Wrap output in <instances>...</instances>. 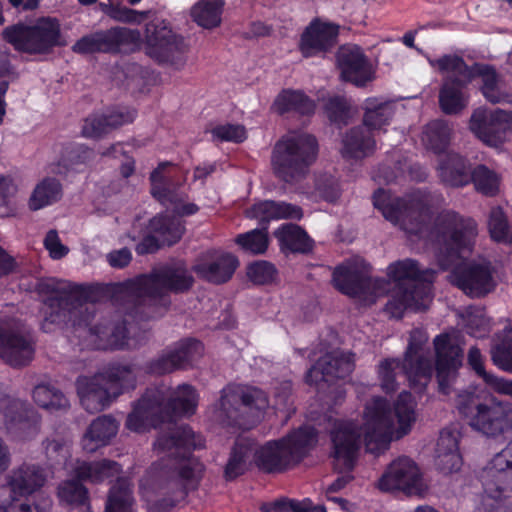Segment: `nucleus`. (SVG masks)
<instances>
[{
	"label": "nucleus",
	"instance_id": "nucleus-1",
	"mask_svg": "<svg viewBox=\"0 0 512 512\" xmlns=\"http://www.w3.org/2000/svg\"><path fill=\"white\" fill-rule=\"evenodd\" d=\"M37 292L45 296V311L41 328L51 332V325L71 324L74 327H88L91 334L104 341V350L124 349L128 344V328L125 320L112 326L102 323L93 325L96 316V302L103 294L100 285H84L63 282L56 278L42 279L37 283Z\"/></svg>",
	"mask_w": 512,
	"mask_h": 512
},
{
	"label": "nucleus",
	"instance_id": "nucleus-2",
	"mask_svg": "<svg viewBox=\"0 0 512 512\" xmlns=\"http://www.w3.org/2000/svg\"><path fill=\"white\" fill-rule=\"evenodd\" d=\"M195 279L183 261L164 263L149 273L139 274L122 282L110 284L107 289L117 304H127L125 314L135 320H148L142 315L145 299H162L167 293L183 294L194 285Z\"/></svg>",
	"mask_w": 512,
	"mask_h": 512
},
{
	"label": "nucleus",
	"instance_id": "nucleus-3",
	"mask_svg": "<svg viewBox=\"0 0 512 512\" xmlns=\"http://www.w3.org/2000/svg\"><path fill=\"white\" fill-rule=\"evenodd\" d=\"M318 430L311 425H301L286 435L266 441L253 454L257 469L265 474H282L298 467L317 446Z\"/></svg>",
	"mask_w": 512,
	"mask_h": 512
},
{
	"label": "nucleus",
	"instance_id": "nucleus-4",
	"mask_svg": "<svg viewBox=\"0 0 512 512\" xmlns=\"http://www.w3.org/2000/svg\"><path fill=\"white\" fill-rule=\"evenodd\" d=\"M459 415L472 430L496 438L512 430V403L478 389L460 391L455 398Z\"/></svg>",
	"mask_w": 512,
	"mask_h": 512
},
{
	"label": "nucleus",
	"instance_id": "nucleus-5",
	"mask_svg": "<svg viewBox=\"0 0 512 512\" xmlns=\"http://www.w3.org/2000/svg\"><path fill=\"white\" fill-rule=\"evenodd\" d=\"M137 383L135 365L111 362L93 377L79 376L76 390L82 407L89 413H96L109 407L126 391L134 390Z\"/></svg>",
	"mask_w": 512,
	"mask_h": 512
},
{
	"label": "nucleus",
	"instance_id": "nucleus-6",
	"mask_svg": "<svg viewBox=\"0 0 512 512\" xmlns=\"http://www.w3.org/2000/svg\"><path fill=\"white\" fill-rule=\"evenodd\" d=\"M319 152L317 138L309 133L280 137L271 152V168L280 181L294 185L305 180Z\"/></svg>",
	"mask_w": 512,
	"mask_h": 512
},
{
	"label": "nucleus",
	"instance_id": "nucleus-7",
	"mask_svg": "<svg viewBox=\"0 0 512 512\" xmlns=\"http://www.w3.org/2000/svg\"><path fill=\"white\" fill-rule=\"evenodd\" d=\"M2 38L15 51L29 55H47L66 45L59 20L50 16L40 17L32 24L19 21L9 25L3 29Z\"/></svg>",
	"mask_w": 512,
	"mask_h": 512
},
{
	"label": "nucleus",
	"instance_id": "nucleus-8",
	"mask_svg": "<svg viewBox=\"0 0 512 512\" xmlns=\"http://www.w3.org/2000/svg\"><path fill=\"white\" fill-rule=\"evenodd\" d=\"M154 446L159 451H168L170 456L179 460L177 475L184 482L181 494L182 497L188 494V484L196 486L195 467L193 466V451L205 447V440L200 434H196L189 425L175 426L168 432L160 434Z\"/></svg>",
	"mask_w": 512,
	"mask_h": 512
},
{
	"label": "nucleus",
	"instance_id": "nucleus-9",
	"mask_svg": "<svg viewBox=\"0 0 512 512\" xmlns=\"http://www.w3.org/2000/svg\"><path fill=\"white\" fill-rule=\"evenodd\" d=\"M434 232L446 256L458 259L473 251L478 227L473 218L445 210L436 217Z\"/></svg>",
	"mask_w": 512,
	"mask_h": 512
},
{
	"label": "nucleus",
	"instance_id": "nucleus-10",
	"mask_svg": "<svg viewBox=\"0 0 512 512\" xmlns=\"http://www.w3.org/2000/svg\"><path fill=\"white\" fill-rule=\"evenodd\" d=\"M151 195L162 205H173L177 218L191 216L199 211L195 203H183L188 195L181 190L186 178L181 169L170 162H162L151 172Z\"/></svg>",
	"mask_w": 512,
	"mask_h": 512
},
{
	"label": "nucleus",
	"instance_id": "nucleus-11",
	"mask_svg": "<svg viewBox=\"0 0 512 512\" xmlns=\"http://www.w3.org/2000/svg\"><path fill=\"white\" fill-rule=\"evenodd\" d=\"M372 202L383 217L392 224H403L407 220L418 224L421 218L431 213L428 195L421 190H416L402 198L392 197L385 189L378 188L373 193Z\"/></svg>",
	"mask_w": 512,
	"mask_h": 512
},
{
	"label": "nucleus",
	"instance_id": "nucleus-12",
	"mask_svg": "<svg viewBox=\"0 0 512 512\" xmlns=\"http://www.w3.org/2000/svg\"><path fill=\"white\" fill-rule=\"evenodd\" d=\"M204 353L203 343L195 338H184L173 348L165 350L158 357L147 361L143 370L148 375L162 376L177 370L192 367Z\"/></svg>",
	"mask_w": 512,
	"mask_h": 512
},
{
	"label": "nucleus",
	"instance_id": "nucleus-13",
	"mask_svg": "<svg viewBox=\"0 0 512 512\" xmlns=\"http://www.w3.org/2000/svg\"><path fill=\"white\" fill-rule=\"evenodd\" d=\"M392 409L389 401L381 396L374 397L365 406L363 440L366 450L377 452L390 441L393 428Z\"/></svg>",
	"mask_w": 512,
	"mask_h": 512
},
{
	"label": "nucleus",
	"instance_id": "nucleus-14",
	"mask_svg": "<svg viewBox=\"0 0 512 512\" xmlns=\"http://www.w3.org/2000/svg\"><path fill=\"white\" fill-rule=\"evenodd\" d=\"M495 268L489 261L472 262L455 267L451 272V282L466 295L483 298L492 293L497 282L494 279Z\"/></svg>",
	"mask_w": 512,
	"mask_h": 512
},
{
	"label": "nucleus",
	"instance_id": "nucleus-15",
	"mask_svg": "<svg viewBox=\"0 0 512 512\" xmlns=\"http://www.w3.org/2000/svg\"><path fill=\"white\" fill-rule=\"evenodd\" d=\"M377 487L382 492L402 491L409 496L421 495L422 474L412 459L402 456L390 463L378 480Z\"/></svg>",
	"mask_w": 512,
	"mask_h": 512
},
{
	"label": "nucleus",
	"instance_id": "nucleus-16",
	"mask_svg": "<svg viewBox=\"0 0 512 512\" xmlns=\"http://www.w3.org/2000/svg\"><path fill=\"white\" fill-rule=\"evenodd\" d=\"M339 34V24L313 18L300 35L298 50L303 58L325 56L338 44Z\"/></svg>",
	"mask_w": 512,
	"mask_h": 512
},
{
	"label": "nucleus",
	"instance_id": "nucleus-17",
	"mask_svg": "<svg viewBox=\"0 0 512 512\" xmlns=\"http://www.w3.org/2000/svg\"><path fill=\"white\" fill-rule=\"evenodd\" d=\"M36 340L29 332H23L0 321V358L13 368L29 365L34 359Z\"/></svg>",
	"mask_w": 512,
	"mask_h": 512
},
{
	"label": "nucleus",
	"instance_id": "nucleus-18",
	"mask_svg": "<svg viewBox=\"0 0 512 512\" xmlns=\"http://www.w3.org/2000/svg\"><path fill=\"white\" fill-rule=\"evenodd\" d=\"M160 394L159 410L163 423H175L178 418L190 417L195 414L199 395L197 390L190 384L183 383L176 387L173 394L168 397L169 388L161 386H153Z\"/></svg>",
	"mask_w": 512,
	"mask_h": 512
},
{
	"label": "nucleus",
	"instance_id": "nucleus-19",
	"mask_svg": "<svg viewBox=\"0 0 512 512\" xmlns=\"http://www.w3.org/2000/svg\"><path fill=\"white\" fill-rule=\"evenodd\" d=\"M146 54L158 63H173L185 51L184 38L175 34L165 21L149 24L145 37Z\"/></svg>",
	"mask_w": 512,
	"mask_h": 512
},
{
	"label": "nucleus",
	"instance_id": "nucleus-20",
	"mask_svg": "<svg viewBox=\"0 0 512 512\" xmlns=\"http://www.w3.org/2000/svg\"><path fill=\"white\" fill-rule=\"evenodd\" d=\"M238 266L239 260L234 254L209 249L198 257L192 271L202 280L221 285L232 279Z\"/></svg>",
	"mask_w": 512,
	"mask_h": 512
},
{
	"label": "nucleus",
	"instance_id": "nucleus-21",
	"mask_svg": "<svg viewBox=\"0 0 512 512\" xmlns=\"http://www.w3.org/2000/svg\"><path fill=\"white\" fill-rule=\"evenodd\" d=\"M481 482L487 496L495 500L512 488V441L489 461L481 474Z\"/></svg>",
	"mask_w": 512,
	"mask_h": 512
},
{
	"label": "nucleus",
	"instance_id": "nucleus-22",
	"mask_svg": "<svg viewBox=\"0 0 512 512\" xmlns=\"http://www.w3.org/2000/svg\"><path fill=\"white\" fill-rule=\"evenodd\" d=\"M332 454L339 472H352L361 447V434L352 424H340L331 432Z\"/></svg>",
	"mask_w": 512,
	"mask_h": 512
},
{
	"label": "nucleus",
	"instance_id": "nucleus-23",
	"mask_svg": "<svg viewBox=\"0 0 512 512\" xmlns=\"http://www.w3.org/2000/svg\"><path fill=\"white\" fill-rule=\"evenodd\" d=\"M432 295L427 284H396L391 298L385 305V312L395 319H402L406 311H425Z\"/></svg>",
	"mask_w": 512,
	"mask_h": 512
},
{
	"label": "nucleus",
	"instance_id": "nucleus-24",
	"mask_svg": "<svg viewBox=\"0 0 512 512\" xmlns=\"http://www.w3.org/2000/svg\"><path fill=\"white\" fill-rule=\"evenodd\" d=\"M436 354L435 371L442 394H450V377L462 365L463 350L448 334L437 335L434 339Z\"/></svg>",
	"mask_w": 512,
	"mask_h": 512
},
{
	"label": "nucleus",
	"instance_id": "nucleus-25",
	"mask_svg": "<svg viewBox=\"0 0 512 512\" xmlns=\"http://www.w3.org/2000/svg\"><path fill=\"white\" fill-rule=\"evenodd\" d=\"M355 368L352 354L343 352L328 353L320 357L306 372L305 382L317 385L320 382H333L335 379H346Z\"/></svg>",
	"mask_w": 512,
	"mask_h": 512
},
{
	"label": "nucleus",
	"instance_id": "nucleus-26",
	"mask_svg": "<svg viewBox=\"0 0 512 512\" xmlns=\"http://www.w3.org/2000/svg\"><path fill=\"white\" fill-rule=\"evenodd\" d=\"M335 288L350 297H364L377 289L378 280H373L365 267L356 263L339 265L333 271L332 277Z\"/></svg>",
	"mask_w": 512,
	"mask_h": 512
},
{
	"label": "nucleus",
	"instance_id": "nucleus-27",
	"mask_svg": "<svg viewBox=\"0 0 512 512\" xmlns=\"http://www.w3.org/2000/svg\"><path fill=\"white\" fill-rule=\"evenodd\" d=\"M160 394L156 389L146 388L141 398L128 414L125 426L130 431L143 432L149 427L158 428L163 423L159 410Z\"/></svg>",
	"mask_w": 512,
	"mask_h": 512
},
{
	"label": "nucleus",
	"instance_id": "nucleus-28",
	"mask_svg": "<svg viewBox=\"0 0 512 512\" xmlns=\"http://www.w3.org/2000/svg\"><path fill=\"white\" fill-rule=\"evenodd\" d=\"M337 66L341 79L357 87H363L372 80L368 58L357 45L340 49L337 54Z\"/></svg>",
	"mask_w": 512,
	"mask_h": 512
},
{
	"label": "nucleus",
	"instance_id": "nucleus-29",
	"mask_svg": "<svg viewBox=\"0 0 512 512\" xmlns=\"http://www.w3.org/2000/svg\"><path fill=\"white\" fill-rule=\"evenodd\" d=\"M137 111L128 107H119L105 114H92L84 120L82 134L87 138L98 139L111 130L132 123Z\"/></svg>",
	"mask_w": 512,
	"mask_h": 512
},
{
	"label": "nucleus",
	"instance_id": "nucleus-30",
	"mask_svg": "<svg viewBox=\"0 0 512 512\" xmlns=\"http://www.w3.org/2000/svg\"><path fill=\"white\" fill-rule=\"evenodd\" d=\"M4 419L8 429L16 428L24 437H34L40 430L41 417L37 411L25 402L9 400L4 408Z\"/></svg>",
	"mask_w": 512,
	"mask_h": 512
},
{
	"label": "nucleus",
	"instance_id": "nucleus-31",
	"mask_svg": "<svg viewBox=\"0 0 512 512\" xmlns=\"http://www.w3.org/2000/svg\"><path fill=\"white\" fill-rule=\"evenodd\" d=\"M266 404L263 392L259 389L246 391L234 388H223L219 399V409L230 419L237 421V412L243 406L249 409L260 410Z\"/></svg>",
	"mask_w": 512,
	"mask_h": 512
},
{
	"label": "nucleus",
	"instance_id": "nucleus-32",
	"mask_svg": "<svg viewBox=\"0 0 512 512\" xmlns=\"http://www.w3.org/2000/svg\"><path fill=\"white\" fill-rule=\"evenodd\" d=\"M387 275L396 284H427L430 289V295H432V283L435 272L432 269H421L419 262L415 259L405 258L390 263L387 267Z\"/></svg>",
	"mask_w": 512,
	"mask_h": 512
},
{
	"label": "nucleus",
	"instance_id": "nucleus-33",
	"mask_svg": "<svg viewBox=\"0 0 512 512\" xmlns=\"http://www.w3.org/2000/svg\"><path fill=\"white\" fill-rule=\"evenodd\" d=\"M341 154L344 159L361 160L376 150L374 134L363 124L350 128L342 138Z\"/></svg>",
	"mask_w": 512,
	"mask_h": 512
},
{
	"label": "nucleus",
	"instance_id": "nucleus-34",
	"mask_svg": "<svg viewBox=\"0 0 512 512\" xmlns=\"http://www.w3.org/2000/svg\"><path fill=\"white\" fill-rule=\"evenodd\" d=\"M437 170L445 185L463 187L471 183V165L465 157L457 153H446L440 160Z\"/></svg>",
	"mask_w": 512,
	"mask_h": 512
},
{
	"label": "nucleus",
	"instance_id": "nucleus-35",
	"mask_svg": "<svg viewBox=\"0 0 512 512\" xmlns=\"http://www.w3.org/2000/svg\"><path fill=\"white\" fill-rule=\"evenodd\" d=\"M119 424L110 415L97 417L88 426L81 440V445L87 453H93L99 448L109 444L118 432Z\"/></svg>",
	"mask_w": 512,
	"mask_h": 512
},
{
	"label": "nucleus",
	"instance_id": "nucleus-36",
	"mask_svg": "<svg viewBox=\"0 0 512 512\" xmlns=\"http://www.w3.org/2000/svg\"><path fill=\"white\" fill-rule=\"evenodd\" d=\"M94 159V150L82 145L69 143L62 148L59 160L52 165L51 171L58 175L69 172H82Z\"/></svg>",
	"mask_w": 512,
	"mask_h": 512
},
{
	"label": "nucleus",
	"instance_id": "nucleus-37",
	"mask_svg": "<svg viewBox=\"0 0 512 512\" xmlns=\"http://www.w3.org/2000/svg\"><path fill=\"white\" fill-rule=\"evenodd\" d=\"M46 481L45 470L35 464H22L10 476L9 485L15 494L20 496L34 495Z\"/></svg>",
	"mask_w": 512,
	"mask_h": 512
},
{
	"label": "nucleus",
	"instance_id": "nucleus-38",
	"mask_svg": "<svg viewBox=\"0 0 512 512\" xmlns=\"http://www.w3.org/2000/svg\"><path fill=\"white\" fill-rule=\"evenodd\" d=\"M97 34L100 53L116 54L120 52L122 46L138 45L141 42L138 29L116 26L107 30H98Z\"/></svg>",
	"mask_w": 512,
	"mask_h": 512
},
{
	"label": "nucleus",
	"instance_id": "nucleus-39",
	"mask_svg": "<svg viewBox=\"0 0 512 512\" xmlns=\"http://www.w3.org/2000/svg\"><path fill=\"white\" fill-rule=\"evenodd\" d=\"M272 108L281 116L289 112L309 116L314 113L316 105L303 91L283 89L275 98Z\"/></svg>",
	"mask_w": 512,
	"mask_h": 512
},
{
	"label": "nucleus",
	"instance_id": "nucleus-40",
	"mask_svg": "<svg viewBox=\"0 0 512 512\" xmlns=\"http://www.w3.org/2000/svg\"><path fill=\"white\" fill-rule=\"evenodd\" d=\"M282 251L307 254L313 249V240L300 226L293 223L282 224L275 232Z\"/></svg>",
	"mask_w": 512,
	"mask_h": 512
},
{
	"label": "nucleus",
	"instance_id": "nucleus-41",
	"mask_svg": "<svg viewBox=\"0 0 512 512\" xmlns=\"http://www.w3.org/2000/svg\"><path fill=\"white\" fill-rule=\"evenodd\" d=\"M148 230L159 238L162 245L170 247L182 238L185 223L176 216L158 214L149 220Z\"/></svg>",
	"mask_w": 512,
	"mask_h": 512
},
{
	"label": "nucleus",
	"instance_id": "nucleus-42",
	"mask_svg": "<svg viewBox=\"0 0 512 512\" xmlns=\"http://www.w3.org/2000/svg\"><path fill=\"white\" fill-rule=\"evenodd\" d=\"M362 109L364 110L363 125L372 133L374 130H381L388 126L394 116L393 104L375 97L367 98Z\"/></svg>",
	"mask_w": 512,
	"mask_h": 512
},
{
	"label": "nucleus",
	"instance_id": "nucleus-43",
	"mask_svg": "<svg viewBox=\"0 0 512 512\" xmlns=\"http://www.w3.org/2000/svg\"><path fill=\"white\" fill-rule=\"evenodd\" d=\"M463 88L464 82L456 76L444 79L439 91V106L445 114H458L465 108Z\"/></svg>",
	"mask_w": 512,
	"mask_h": 512
},
{
	"label": "nucleus",
	"instance_id": "nucleus-44",
	"mask_svg": "<svg viewBox=\"0 0 512 512\" xmlns=\"http://www.w3.org/2000/svg\"><path fill=\"white\" fill-rule=\"evenodd\" d=\"M468 364L476 375L481 378L486 385L499 394L512 396V380L504 379L487 372L484 367L481 351L473 346L468 351Z\"/></svg>",
	"mask_w": 512,
	"mask_h": 512
},
{
	"label": "nucleus",
	"instance_id": "nucleus-45",
	"mask_svg": "<svg viewBox=\"0 0 512 512\" xmlns=\"http://www.w3.org/2000/svg\"><path fill=\"white\" fill-rule=\"evenodd\" d=\"M122 467L113 460L103 459L94 462H83L75 469V475L79 480L100 483L106 479L113 478L120 474Z\"/></svg>",
	"mask_w": 512,
	"mask_h": 512
},
{
	"label": "nucleus",
	"instance_id": "nucleus-46",
	"mask_svg": "<svg viewBox=\"0 0 512 512\" xmlns=\"http://www.w3.org/2000/svg\"><path fill=\"white\" fill-rule=\"evenodd\" d=\"M434 367L432 362L424 357L418 356L408 362H402V372L406 375L409 385L417 392H423L431 381Z\"/></svg>",
	"mask_w": 512,
	"mask_h": 512
},
{
	"label": "nucleus",
	"instance_id": "nucleus-47",
	"mask_svg": "<svg viewBox=\"0 0 512 512\" xmlns=\"http://www.w3.org/2000/svg\"><path fill=\"white\" fill-rule=\"evenodd\" d=\"M62 195L63 189L60 181L53 177H46L34 188L29 199V208L32 211L40 210L58 202Z\"/></svg>",
	"mask_w": 512,
	"mask_h": 512
},
{
	"label": "nucleus",
	"instance_id": "nucleus-48",
	"mask_svg": "<svg viewBox=\"0 0 512 512\" xmlns=\"http://www.w3.org/2000/svg\"><path fill=\"white\" fill-rule=\"evenodd\" d=\"M224 0H199L191 9L193 21L204 29L220 26Z\"/></svg>",
	"mask_w": 512,
	"mask_h": 512
},
{
	"label": "nucleus",
	"instance_id": "nucleus-49",
	"mask_svg": "<svg viewBox=\"0 0 512 512\" xmlns=\"http://www.w3.org/2000/svg\"><path fill=\"white\" fill-rule=\"evenodd\" d=\"M251 446L244 442L236 441L232 446L223 477L227 482H232L248 471V459L251 455Z\"/></svg>",
	"mask_w": 512,
	"mask_h": 512
},
{
	"label": "nucleus",
	"instance_id": "nucleus-50",
	"mask_svg": "<svg viewBox=\"0 0 512 512\" xmlns=\"http://www.w3.org/2000/svg\"><path fill=\"white\" fill-rule=\"evenodd\" d=\"M416 402L413 395L408 391H402L394 403L393 412L398 423V436L403 437L411 431L416 420Z\"/></svg>",
	"mask_w": 512,
	"mask_h": 512
},
{
	"label": "nucleus",
	"instance_id": "nucleus-51",
	"mask_svg": "<svg viewBox=\"0 0 512 512\" xmlns=\"http://www.w3.org/2000/svg\"><path fill=\"white\" fill-rule=\"evenodd\" d=\"M492 360L500 369L512 373V327L506 326L494 335Z\"/></svg>",
	"mask_w": 512,
	"mask_h": 512
},
{
	"label": "nucleus",
	"instance_id": "nucleus-52",
	"mask_svg": "<svg viewBox=\"0 0 512 512\" xmlns=\"http://www.w3.org/2000/svg\"><path fill=\"white\" fill-rule=\"evenodd\" d=\"M464 331L475 338H484L490 331V320L485 308L475 305L467 306L460 314Z\"/></svg>",
	"mask_w": 512,
	"mask_h": 512
},
{
	"label": "nucleus",
	"instance_id": "nucleus-53",
	"mask_svg": "<svg viewBox=\"0 0 512 512\" xmlns=\"http://www.w3.org/2000/svg\"><path fill=\"white\" fill-rule=\"evenodd\" d=\"M104 512H134L132 492L125 479L118 478L110 488Z\"/></svg>",
	"mask_w": 512,
	"mask_h": 512
},
{
	"label": "nucleus",
	"instance_id": "nucleus-54",
	"mask_svg": "<svg viewBox=\"0 0 512 512\" xmlns=\"http://www.w3.org/2000/svg\"><path fill=\"white\" fill-rule=\"evenodd\" d=\"M425 138L427 148L435 154L444 153L451 140V128L443 120H434L426 125Z\"/></svg>",
	"mask_w": 512,
	"mask_h": 512
},
{
	"label": "nucleus",
	"instance_id": "nucleus-55",
	"mask_svg": "<svg viewBox=\"0 0 512 512\" xmlns=\"http://www.w3.org/2000/svg\"><path fill=\"white\" fill-rule=\"evenodd\" d=\"M32 396L38 406L47 410H60L69 406V401L65 395L49 384L35 386Z\"/></svg>",
	"mask_w": 512,
	"mask_h": 512
},
{
	"label": "nucleus",
	"instance_id": "nucleus-56",
	"mask_svg": "<svg viewBox=\"0 0 512 512\" xmlns=\"http://www.w3.org/2000/svg\"><path fill=\"white\" fill-rule=\"evenodd\" d=\"M475 73L481 77L480 91L485 99L492 104L500 103L502 95L498 87L499 77L496 69L488 64H475Z\"/></svg>",
	"mask_w": 512,
	"mask_h": 512
},
{
	"label": "nucleus",
	"instance_id": "nucleus-57",
	"mask_svg": "<svg viewBox=\"0 0 512 512\" xmlns=\"http://www.w3.org/2000/svg\"><path fill=\"white\" fill-rule=\"evenodd\" d=\"M488 231L493 241L497 243H512V232L507 216L501 207H494L489 213Z\"/></svg>",
	"mask_w": 512,
	"mask_h": 512
},
{
	"label": "nucleus",
	"instance_id": "nucleus-58",
	"mask_svg": "<svg viewBox=\"0 0 512 512\" xmlns=\"http://www.w3.org/2000/svg\"><path fill=\"white\" fill-rule=\"evenodd\" d=\"M83 480H67L58 487V497L61 501L76 506H85L89 502L88 489L83 485Z\"/></svg>",
	"mask_w": 512,
	"mask_h": 512
},
{
	"label": "nucleus",
	"instance_id": "nucleus-59",
	"mask_svg": "<svg viewBox=\"0 0 512 512\" xmlns=\"http://www.w3.org/2000/svg\"><path fill=\"white\" fill-rule=\"evenodd\" d=\"M242 250L254 255L266 252L269 245L268 231L262 228H256L243 234H239L235 239Z\"/></svg>",
	"mask_w": 512,
	"mask_h": 512
},
{
	"label": "nucleus",
	"instance_id": "nucleus-60",
	"mask_svg": "<svg viewBox=\"0 0 512 512\" xmlns=\"http://www.w3.org/2000/svg\"><path fill=\"white\" fill-rule=\"evenodd\" d=\"M471 183L484 195L493 196L498 191L497 176L485 165H478L472 170Z\"/></svg>",
	"mask_w": 512,
	"mask_h": 512
},
{
	"label": "nucleus",
	"instance_id": "nucleus-61",
	"mask_svg": "<svg viewBox=\"0 0 512 512\" xmlns=\"http://www.w3.org/2000/svg\"><path fill=\"white\" fill-rule=\"evenodd\" d=\"M52 500L42 494L28 495L23 501L14 500L5 509V512H48Z\"/></svg>",
	"mask_w": 512,
	"mask_h": 512
},
{
	"label": "nucleus",
	"instance_id": "nucleus-62",
	"mask_svg": "<svg viewBox=\"0 0 512 512\" xmlns=\"http://www.w3.org/2000/svg\"><path fill=\"white\" fill-rule=\"evenodd\" d=\"M397 370L402 371V361L398 358H386L378 365V377L381 387L386 393L395 392L398 388L396 382Z\"/></svg>",
	"mask_w": 512,
	"mask_h": 512
},
{
	"label": "nucleus",
	"instance_id": "nucleus-63",
	"mask_svg": "<svg viewBox=\"0 0 512 512\" xmlns=\"http://www.w3.org/2000/svg\"><path fill=\"white\" fill-rule=\"evenodd\" d=\"M246 216L250 219H257L260 228L268 231L269 223L272 220H277L276 201L257 202L246 211Z\"/></svg>",
	"mask_w": 512,
	"mask_h": 512
},
{
	"label": "nucleus",
	"instance_id": "nucleus-64",
	"mask_svg": "<svg viewBox=\"0 0 512 512\" xmlns=\"http://www.w3.org/2000/svg\"><path fill=\"white\" fill-rule=\"evenodd\" d=\"M275 266L268 261H255L247 267V276L255 284L265 285L272 283L276 277Z\"/></svg>",
	"mask_w": 512,
	"mask_h": 512
}]
</instances>
